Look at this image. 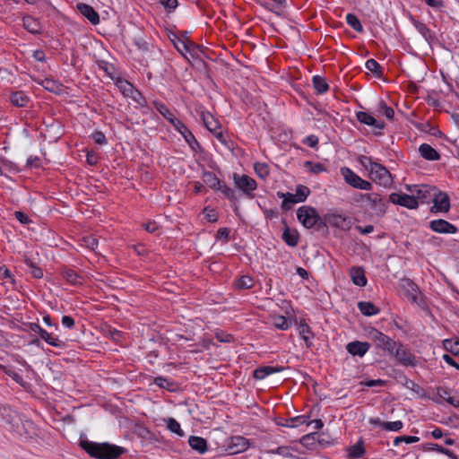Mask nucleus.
<instances>
[{"label":"nucleus","mask_w":459,"mask_h":459,"mask_svg":"<svg viewBox=\"0 0 459 459\" xmlns=\"http://www.w3.org/2000/svg\"><path fill=\"white\" fill-rule=\"evenodd\" d=\"M4 412V420L9 424L11 430L22 439L30 440L41 436L39 427L24 415L6 409Z\"/></svg>","instance_id":"1"},{"label":"nucleus","mask_w":459,"mask_h":459,"mask_svg":"<svg viewBox=\"0 0 459 459\" xmlns=\"http://www.w3.org/2000/svg\"><path fill=\"white\" fill-rule=\"evenodd\" d=\"M81 447L91 457L97 459H117L126 452L124 447L108 443H95L88 440L80 442Z\"/></svg>","instance_id":"2"},{"label":"nucleus","mask_w":459,"mask_h":459,"mask_svg":"<svg viewBox=\"0 0 459 459\" xmlns=\"http://www.w3.org/2000/svg\"><path fill=\"white\" fill-rule=\"evenodd\" d=\"M297 217L302 225L307 229L313 228L321 221L316 210L310 206L299 207L297 211Z\"/></svg>","instance_id":"3"},{"label":"nucleus","mask_w":459,"mask_h":459,"mask_svg":"<svg viewBox=\"0 0 459 459\" xmlns=\"http://www.w3.org/2000/svg\"><path fill=\"white\" fill-rule=\"evenodd\" d=\"M369 178L375 183L385 187L390 186L393 183L391 173L380 163L372 166L369 172Z\"/></svg>","instance_id":"4"},{"label":"nucleus","mask_w":459,"mask_h":459,"mask_svg":"<svg viewBox=\"0 0 459 459\" xmlns=\"http://www.w3.org/2000/svg\"><path fill=\"white\" fill-rule=\"evenodd\" d=\"M368 337L371 341L375 342V344L381 348L384 351H388L393 354L394 349L396 348V342L378 331L377 329L372 328L368 332Z\"/></svg>","instance_id":"5"},{"label":"nucleus","mask_w":459,"mask_h":459,"mask_svg":"<svg viewBox=\"0 0 459 459\" xmlns=\"http://www.w3.org/2000/svg\"><path fill=\"white\" fill-rule=\"evenodd\" d=\"M361 199H366V202L370 206V209L375 212L377 216H382L385 213L387 209V201L377 193H369L360 195Z\"/></svg>","instance_id":"6"},{"label":"nucleus","mask_w":459,"mask_h":459,"mask_svg":"<svg viewBox=\"0 0 459 459\" xmlns=\"http://www.w3.org/2000/svg\"><path fill=\"white\" fill-rule=\"evenodd\" d=\"M341 171H342V175L343 176L346 183L349 184L350 186H351L352 187L360 189V190H371L372 189V184L369 181H367V180L361 178L359 175L354 173L351 169L342 168Z\"/></svg>","instance_id":"7"},{"label":"nucleus","mask_w":459,"mask_h":459,"mask_svg":"<svg viewBox=\"0 0 459 459\" xmlns=\"http://www.w3.org/2000/svg\"><path fill=\"white\" fill-rule=\"evenodd\" d=\"M406 188L415 196L418 202L420 201L421 203H429L434 192H436V187L429 185L407 186Z\"/></svg>","instance_id":"8"},{"label":"nucleus","mask_w":459,"mask_h":459,"mask_svg":"<svg viewBox=\"0 0 459 459\" xmlns=\"http://www.w3.org/2000/svg\"><path fill=\"white\" fill-rule=\"evenodd\" d=\"M234 183L238 188L243 191L247 195L253 198L252 192L256 189L257 184L255 180L247 175L234 174Z\"/></svg>","instance_id":"9"},{"label":"nucleus","mask_w":459,"mask_h":459,"mask_svg":"<svg viewBox=\"0 0 459 459\" xmlns=\"http://www.w3.org/2000/svg\"><path fill=\"white\" fill-rule=\"evenodd\" d=\"M389 201L394 204H399L408 209H416L419 206L418 201L412 195H410L406 194L393 193L389 195Z\"/></svg>","instance_id":"10"},{"label":"nucleus","mask_w":459,"mask_h":459,"mask_svg":"<svg viewBox=\"0 0 459 459\" xmlns=\"http://www.w3.org/2000/svg\"><path fill=\"white\" fill-rule=\"evenodd\" d=\"M248 447V439L241 436H235L230 438L227 450L230 455H236L245 452Z\"/></svg>","instance_id":"11"},{"label":"nucleus","mask_w":459,"mask_h":459,"mask_svg":"<svg viewBox=\"0 0 459 459\" xmlns=\"http://www.w3.org/2000/svg\"><path fill=\"white\" fill-rule=\"evenodd\" d=\"M393 354H394L396 359L403 366L414 365L415 357L404 345L396 343V348L394 349Z\"/></svg>","instance_id":"12"},{"label":"nucleus","mask_w":459,"mask_h":459,"mask_svg":"<svg viewBox=\"0 0 459 459\" xmlns=\"http://www.w3.org/2000/svg\"><path fill=\"white\" fill-rule=\"evenodd\" d=\"M174 128L181 134V135L184 137L186 142L189 144V146L195 150V146L199 147V143L197 140L195 139V135L192 134V132L188 129V127L180 120L175 122L173 125Z\"/></svg>","instance_id":"13"},{"label":"nucleus","mask_w":459,"mask_h":459,"mask_svg":"<svg viewBox=\"0 0 459 459\" xmlns=\"http://www.w3.org/2000/svg\"><path fill=\"white\" fill-rule=\"evenodd\" d=\"M174 47L177 50L185 57H186V53H189L193 56L192 52L198 48V46L193 43L188 39H180L178 36H174V39H171Z\"/></svg>","instance_id":"14"},{"label":"nucleus","mask_w":459,"mask_h":459,"mask_svg":"<svg viewBox=\"0 0 459 459\" xmlns=\"http://www.w3.org/2000/svg\"><path fill=\"white\" fill-rule=\"evenodd\" d=\"M431 199L434 203L433 209H436L437 212H448L450 208V199L446 193L437 192L436 189Z\"/></svg>","instance_id":"15"},{"label":"nucleus","mask_w":459,"mask_h":459,"mask_svg":"<svg viewBox=\"0 0 459 459\" xmlns=\"http://www.w3.org/2000/svg\"><path fill=\"white\" fill-rule=\"evenodd\" d=\"M368 422L372 425L379 426L382 429L386 431H399L403 427V423L401 420L382 421L378 418H370Z\"/></svg>","instance_id":"16"},{"label":"nucleus","mask_w":459,"mask_h":459,"mask_svg":"<svg viewBox=\"0 0 459 459\" xmlns=\"http://www.w3.org/2000/svg\"><path fill=\"white\" fill-rule=\"evenodd\" d=\"M430 229L438 233H455L457 228L445 220H435L430 221Z\"/></svg>","instance_id":"17"},{"label":"nucleus","mask_w":459,"mask_h":459,"mask_svg":"<svg viewBox=\"0 0 459 459\" xmlns=\"http://www.w3.org/2000/svg\"><path fill=\"white\" fill-rule=\"evenodd\" d=\"M370 348V344L366 342L354 341L347 344V351L353 356H364Z\"/></svg>","instance_id":"18"},{"label":"nucleus","mask_w":459,"mask_h":459,"mask_svg":"<svg viewBox=\"0 0 459 459\" xmlns=\"http://www.w3.org/2000/svg\"><path fill=\"white\" fill-rule=\"evenodd\" d=\"M77 8L92 24L96 25L100 22V15L92 6L81 3L77 4Z\"/></svg>","instance_id":"19"},{"label":"nucleus","mask_w":459,"mask_h":459,"mask_svg":"<svg viewBox=\"0 0 459 459\" xmlns=\"http://www.w3.org/2000/svg\"><path fill=\"white\" fill-rule=\"evenodd\" d=\"M356 117L360 123L368 126H372L375 128L383 129L385 126V124L383 122L377 121L373 116L367 112L359 111Z\"/></svg>","instance_id":"20"},{"label":"nucleus","mask_w":459,"mask_h":459,"mask_svg":"<svg viewBox=\"0 0 459 459\" xmlns=\"http://www.w3.org/2000/svg\"><path fill=\"white\" fill-rule=\"evenodd\" d=\"M201 117L204 122V125L211 133L221 129V126L220 121L217 118H215L210 112H202Z\"/></svg>","instance_id":"21"},{"label":"nucleus","mask_w":459,"mask_h":459,"mask_svg":"<svg viewBox=\"0 0 459 459\" xmlns=\"http://www.w3.org/2000/svg\"><path fill=\"white\" fill-rule=\"evenodd\" d=\"M11 103L18 108H24L30 102L29 96L22 91H13L10 94Z\"/></svg>","instance_id":"22"},{"label":"nucleus","mask_w":459,"mask_h":459,"mask_svg":"<svg viewBox=\"0 0 459 459\" xmlns=\"http://www.w3.org/2000/svg\"><path fill=\"white\" fill-rule=\"evenodd\" d=\"M350 276L352 282L359 287H364L367 284V278L364 270L361 267H351L350 270Z\"/></svg>","instance_id":"23"},{"label":"nucleus","mask_w":459,"mask_h":459,"mask_svg":"<svg viewBox=\"0 0 459 459\" xmlns=\"http://www.w3.org/2000/svg\"><path fill=\"white\" fill-rule=\"evenodd\" d=\"M153 105H154L155 108L159 111V113L164 118H166L172 126L175 124L176 121L178 120V118H177L174 116L173 112L169 109V108L167 105H165L164 103H161L159 101H154Z\"/></svg>","instance_id":"24"},{"label":"nucleus","mask_w":459,"mask_h":459,"mask_svg":"<svg viewBox=\"0 0 459 459\" xmlns=\"http://www.w3.org/2000/svg\"><path fill=\"white\" fill-rule=\"evenodd\" d=\"M261 4L264 6L266 9L280 15L285 8L286 0H266L261 2Z\"/></svg>","instance_id":"25"},{"label":"nucleus","mask_w":459,"mask_h":459,"mask_svg":"<svg viewBox=\"0 0 459 459\" xmlns=\"http://www.w3.org/2000/svg\"><path fill=\"white\" fill-rule=\"evenodd\" d=\"M419 152L425 160H438L440 159L439 153L428 143H422L419 148Z\"/></svg>","instance_id":"26"},{"label":"nucleus","mask_w":459,"mask_h":459,"mask_svg":"<svg viewBox=\"0 0 459 459\" xmlns=\"http://www.w3.org/2000/svg\"><path fill=\"white\" fill-rule=\"evenodd\" d=\"M188 444L192 449L200 454H204L207 451V441L201 437L191 436Z\"/></svg>","instance_id":"27"},{"label":"nucleus","mask_w":459,"mask_h":459,"mask_svg":"<svg viewBox=\"0 0 459 459\" xmlns=\"http://www.w3.org/2000/svg\"><path fill=\"white\" fill-rule=\"evenodd\" d=\"M450 394H451V390H449L446 387H444V386L437 387V395L440 399L447 402L448 403H450L455 407H459V399L455 398V397H452L450 395Z\"/></svg>","instance_id":"28"},{"label":"nucleus","mask_w":459,"mask_h":459,"mask_svg":"<svg viewBox=\"0 0 459 459\" xmlns=\"http://www.w3.org/2000/svg\"><path fill=\"white\" fill-rule=\"evenodd\" d=\"M115 84L119 89L120 92L127 98L132 96L136 90L131 82L121 78H117Z\"/></svg>","instance_id":"29"},{"label":"nucleus","mask_w":459,"mask_h":459,"mask_svg":"<svg viewBox=\"0 0 459 459\" xmlns=\"http://www.w3.org/2000/svg\"><path fill=\"white\" fill-rule=\"evenodd\" d=\"M63 277L72 285H82L83 282V278L80 274H78L73 269H65L62 273Z\"/></svg>","instance_id":"30"},{"label":"nucleus","mask_w":459,"mask_h":459,"mask_svg":"<svg viewBox=\"0 0 459 459\" xmlns=\"http://www.w3.org/2000/svg\"><path fill=\"white\" fill-rule=\"evenodd\" d=\"M281 369L282 368H275V367H272V366L261 367V368H256L254 371L253 377L255 379L261 380L271 374L281 371Z\"/></svg>","instance_id":"31"},{"label":"nucleus","mask_w":459,"mask_h":459,"mask_svg":"<svg viewBox=\"0 0 459 459\" xmlns=\"http://www.w3.org/2000/svg\"><path fill=\"white\" fill-rule=\"evenodd\" d=\"M359 311L367 316H374L379 313V308L377 307L373 303L368 301H359L358 303Z\"/></svg>","instance_id":"32"},{"label":"nucleus","mask_w":459,"mask_h":459,"mask_svg":"<svg viewBox=\"0 0 459 459\" xmlns=\"http://www.w3.org/2000/svg\"><path fill=\"white\" fill-rule=\"evenodd\" d=\"M282 239L290 247H296L299 242V234L296 230L286 228L282 233Z\"/></svg>","instance_id":"33"},{"label":"nucleus","mask_w":459,"mask_h":459,"mask_svg":"<svg viewBox=\"0 0 459 459\" xmlns=\"http://www.w3.org/2000/svg\"><path fill=\"white\" fill-rule=\"evenodd\" d=\"M312 82L318 94H324L329 90V85L324 77L315 75L312 79Z\"/></svg>","instance_id":"34"},{"label":"nucleus","mask_w":459,"mask_h":459,"mask_svg":"<svg viewBox=\"0 0 459 459\" xmlns=\"http://www.w3.org/2000/svg\"><path fill=\"white\" fill-rule=\"evenodd\" d=\"M277 195L283 199L281 207L284 210H290L294 204L299 203L294 194L278 192Z\"/></svg>","instance_id":"35"},{"label":"nucleus","mask_w":459,"mask_h":459,"mask_svg":"<svg viewBox=\"0 0 459 459\" xmlns=\"http://www.w3.org/2000/svg\"><path fill=\"white\" fill-rule=\"evenodd\" d=\"M307 418L306 416H297L290 419L282 420V421L278 422L279 425L287 427V428H296L306 423Z\"/></svg>","instance_id":"36"},{"label":"nucleus","mask_w":459,"mask_h":459,"mask_svg":"<svg viewBox=\"0 0 459 459\" xmlns=\"http://www.w3.org/2000/svg\"><path fill=\"white\" fill-rule=\"evenodd\" d=\"M203 181L212 189L220 187L221 183L216 175L210 171L203 174Z\"/></svg>","instance_id":"37"},{"label":"nucleus","mask_w":459,"mask_h":459,"mask_svg":"<svg viewBox=\"0 0 459 459\" xmlns=\"http://www.w3.org/2000/svg\"><path fill=\"white\" fill-rule=\"evenodd\" d=\"M345 19L347 24L355 31L359 33H362L364 31L363 26L359 19L354 13H348Z\"/></svg>","instance_id":"38"},{"label":"nucleus","mask_w":459,"mask_h":459,"mask_svg":"<svg viewBox=\"0 0 459 459\" xmlns=\"http://www.w3.org/2000/svg\"><path fill=\"white\" fill-rule=\"evenodd\" d=\"M406 284L408 286L407 297L411 299L412 302L419 303L420 300V296L418 287L409 280L406 281Z\"/></svg>","instance_id":"39"},{"label":"nucleus","mask_w":459,"mask_h":459,"mask_svg":"<svg viewBox=\"0 0 459 459\" xmlns=\"http://www.w3.org/2000/svg\"><path fill=\"white\" fill-rule=\"evenodd\" d=\"M365 454V448L362 441H359L349 449V457L351 459H359Z\"/></svg>","instance_id":"40"},{"label":"nucleus","mask_w":459,"mask_h":459,"mask_svg":"<svg viewBox=\"0 0 459 459\" xmlns=\"http://www.w3.org/2000/svg\"><path fill=\"white\" fill-rule=\"evenodd\" d=\"M22 22H23V26L25 27V29L28 31H30L31 33H37L39 31V24L37 22V20H35L33 17L25 16V17H23Z\"/></svg>","instance_id":"41"},{"label":"nucleus","mask_w":459,"mask_h":459,"mask_svg":"<svg viewBox=\"0 0 459 459\" xmlns=\"http://www.w3.org/2000/svg\"><path fill=\"white\" fill-rule=\"evenodd\" d=\"M40 84L50 92H59L61 91L60 83L50 78H45L41 81Z\"/></svg>","instance_id":"42"},{"label":"nucleus","mask_w":459,"mask_h":459,"mask_svg":"<svg viewBox=\"0 0 459 459\" xmlns=\"http://www.w3.org/2000/svg\"><path fill=\"white\" fill-rule=\"evenodd\" d=\"M328 222L334 227L344 228L348 225L347 219L340 214H331L327 219Z\"/></svg>","instance_id":"43"},{"label":"nucleus","mask_w":459,"mask_h":459,"mask_svg":"<svg viewBox=\"0 0 459 459\" xmlns=\"http://www.w3.org/2000/svg\"><path fill=\"white\" fill-rule=\"evenodd\" d=\"M366 68L378 78L383 75V68L375 59L367 60Z\"/></svg>","instance_id":"44"},{"label":"nucleus","mask_w":459,"mask_h":459,"mask_svg":"<svg viewBox=\"0 0 459 459\" xmlns=\"http://www.w3.org/2000/svg\"><path fill=\"white\" fill-rule=\"evenodd\" d=\"M299 333L305 342H307L310 338L313 337L311 329L304 319L300 320L299 324Z\"/></svg>","instance_id":"45"},{"label":"nucleus","mask_w":459,"mask_h":459,"mask_svg":"<svg viewBox=\"0 0 459 459\" xmlns=\"http://www.w3.org/2000/svg\"><path fill=\"white\" fill-rule=\"evenodd\" d=\"M272 322L276 328L281 330H287L290 326V323L284 316H274Z\"/></svg>","instance_id":"46"},{"label":"nucleus","mask_w":459,"mask_h":459,"mask_svg":"<svg viewBox=\"0 0 459 459\" xmlns=\"http://www.w3.org/2000/svg\"><path fill=\"white\" fill-rule=\"evenodd\" d=\"M236 286L241 290L251 289L254 286V279L251 276L243 275L236 281Z\"/></svg>","instance_id":"47"},{"label":"nucleus","mask_w":459,"mask_h":459,"mask_svg":"<svg viewBox=\"0 0 459 459\" xmlns=\"http://www.w3.org/2000/svg\"><path fill=\"white\" fill-rule=\"evenodd\" d=\"M167 428L173 433L178 434L179 437H183L185 435L184 431L181 429L180 424L173 418H169L166 420Z\"/></svg>","instance_id":"48"},{"label":"nucleus","mask_w":459,"mask_h":459,"mask_svg":"<svg viewBox=\"0 0 459 459\" xmlns=\"http://www.w3.org/2000/svg\"><path fill=\"white\" fill-rule=\"evenodd\" d=\"M309 194H310V190L307 186H306L304 185H299L296 187V193L294 195H295L298 202L301 203L307 199V197L309 195Z\"/></svg>","instance_id":"49"},{"label":"nucleus","mask_w":459,"mask_h":459,"mask_svg":"<svg viewBox=\"0 0 459 459\" xmlns=\"http://www.w3.org/2000/svg\"><path fill=\"white\" fill-rule=\"evenodd\" d=\"M154 384L161 388H165L169 391L174 390L175 384L163 377H157L154 378Z\"/></svg>","instance_id":"50"},{"label":"nucleus","mask_w":459,"mask_h":459,"mask_svg":"<svg viewBox=\"0 0 459 459\" xmlns=\"http://www.w3.org/2000/svg\"><path fill=\"white\" fill-rule=\"evenodd\" d=\"M254 169L256 175L261 178H265L269 175V167L265 163L256 162Z\"/></svg>","instance_id":"51"},{"label":"nucleus","mask_w":459,"mask_h":459,"mask_svg":"<svg viewBox=\"0 0 459 459\" xmlns=\"http://www.w3.org/2000/svg\"><path fill=\"white\" fill-rule=\"evenodd\" d=\"M414 26L416 30L423 36L425 39H429L431 38L430 30L427 27V25L421 22L416 21L414 22Z\"/></svg>","instance_id":"52"},{"label":"nucleus","mask_w":459,"mask_h":459,"mask_svg":"<svg viewBox=\"0 0 459 459\" xmlns=\"http://www.w3.org/2000/svg\"><path fill=\"white\" fill-rule=\"evenodd\" d=\"M292 448L290 446H279L275 449H270L268 453L270 454H277L283 457H292L293 455L291 453Z\"/></svg>","instance_id":"53"},{"label":"nucleus","mask_w":459,"mask_h":459,"mask_svg":"<svg viewBox=\"0 0 459 459\" xmlns=\"http://www.w3.org/2000/svg\"><path fill=\"white\" fill-rule=\"evenodd\" d=\"M46 342L53 347L59 348V349H65L66 347V343L65 341L60 340L56 336H53L51 333H49Z\"/></svg>","instance_id":"54"},{"label":"nucleus","mask_w":459,"mask_h":459,"mask_svg":"<svg viewBox=\"0 0 459 459\" xmlns=\"http://www.w3.org/2000/svg\"><path fill=\"white\" fill-rule=\"evenodd\" d=\"M305 167L315 174H318L326 170L325 165L322 163H313L312 161H306Z\"/></svg>","instance_id":"55"},{"label":"nucleus","mask_w":459,"mask_h":459,"mask_svg":"<svg viewBox=\"0 0 459 459\" xmlns=\"http://www.w3.org/2000/svg\"><path fill=\"white\" fill-rule=\"evenodd\" d=\"M82 241H83L85 247H87L89 249L95 251V252L97 251L99 240L95 237H93V236L84 237L82 238Z\"/></svg>","instance_id":"56"},{"label":"nucleus","mask_w":459,"mask_h":459,"mask_svg":"<svg viewBox=\"0 0 459 459\" xmlns=\"http://www.w3.org/2000/svg\"><path fill=\"white\" fill-rule=\"evenodd\" d=\"M424 450L435 451V452H438L440 454H445V455L451 454V452L448 449L444 448L441 446H438L437 444H433V443L426 444L424 446Z\"/></svg>","instance_id":"57"},{"label":"nucleus","mask_w":459,"mask_h":459,"mask_svg":"<svg viewBox=\"0 0 459 459\" xmlns=\"http://www.w3.org/2000/svg\"><path fill=\"white\" fill-rule=\"evenodd\" d=\"M134 101H135L139 106L141 107H146L147 106V100L145 97L138 91L135 90L134 94L130 96Z\"/></svg>","instance_id":"58"},{"label":"nucleus","mask_w":459,"mask_h":459,"mask_svg":"<svg viewBox=\"0 0 459 459\" xmlns=\"http://www.w3.org/2000/svg\"><path fill=\"white\" fill-rule=\"evenodd\" d=\"M359 160L360 164L366 169H368L369 172H370V169L372 168V166L377 164V162H375V161L372 160L371 157L364 156V155L360 156Z\"/></svg>","instance_id":"59"},{"label":"nucleus","mask_w":459,"mask_h":459,"mask_svg":"<svg viewBox=\"0 0 459 459\" xmlns=\"http://www.w3.org/2000/svg\"><path fill=\"white\" fill-rule=\"evenodd\" d=\"M379 106H380V108H381V111L383 112V114L388 118V119H393L394 118V110L391 108V107H388L385 101H381L379 103Z\"/></svg>","instance_id":"60"},{"label":"nucleus","mask_w":459,"mask_h":459,"mask_svg":"<svg viewBox=\"0 0 459 459\" xmlns=\"http://www.w3.org/2000/svg\"><path fill=\"white\" fill-rule=\"evenodd\" d=\"M217 190L221 191L229 199H235V192L230 186L225 184L221 183V186L217 188Z\"/></svg>","instance_id":"61"},{"label":"nucleus","mask_w":459,"mask_h":459,"mask_svg":"<svg viewBox=\"0 0 459 459\" xmlns=\"http://www.w3.org/2000/svg\"><path fill=\"white\" fill-rule=\"evenodd\" d=\"M204 213L205 216V219L210 222H215L218 220V216L216 212L213 209H209L208 207H205L204 210Z\"/></svg>","instance_id":"62"},{"label":"nucleus","mask_w":459,"mask_h":459,"mask_svg":"<svg viewBox=\"0 0 459 459\" xmlns=\"http://www.w3.org/2000/svg\"><path fill=\"white\" fill-rule=\"evenodd\" d=\"M91 137L97 144H105L107 143L106 136L101 131H95Z\"/></svg>","instance_id":"63"},{"label":"nucleus","mask_w":459,"mask_h":459,"mask_svg":"<svg viewBox=\"0 0 459 459\" xmlns=\"http://www.w3.org/2000/svg\"><path fill=\"white\" fill-rule=\"evenodd\" d=\"M160 4L169 12L178 7V0H160Z\"/></svg>","instance_id":"64"}]
</instances>
